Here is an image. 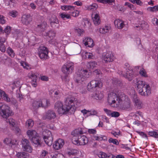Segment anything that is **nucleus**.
<instances>
[{
	"label": "nucleus",
	"instance_id": "28",
	"mask_svg": "<svg viewBox=\"0 0 158 158\" xmlns=\"http://www.w3.org/2000/svg\"><path fill=\"white\" fill-rule=\"evenodd\" d=\"M31 141L34 144L37 146H41L43 143V141L40 140V138L38 135L37 137L32 138Z\"/></svg>",
	"mask_w": 158,
	"mask_h": 158
},
{
	"label": "nucleus",
	"instance_id": "30",
	"mask_svg": "<svg viewBox=\"0 0 158 158\" xmlns=\"http://www.w3.org/2000/svg\"><path fill=\"white\" fill-rule=\"evenodd\" d=\"M91 97L96 100L102 99L103 97V94L101 92H98L91 95Z\"/></svg>",
	"mask_w": 158,
	"mask_h": 158
},
{
	"label": "nucleus",
	"instance_id": "37",
	"mask_svg": "<svg viewBox=\"0 0 158 158\" xmlns=\"http://www.w3.org/2000/svg\"><path fill=\"white\" fill-rule=\"evenodd\" d=\"M138 69H139V74L140 75L143 77H147L148 76L146 70L143 68L138 67Z\"/></svg>",
	"mask_w": 158,
	"mask_h": 158
},
{
	"label": "nucleus",
	"instance_id": "33",
	"mask_svg": "<svg viewBox=\"0 0 158 158\" xmlns=\"http://www.w3.org/2000/svg\"><path fill=\"white\" fill-rule=\"evenodd\" d=\"M98 7V5L96 3H93L90 5H87L85 6V10H96Z\"/></svg>",
	"mask_w": 158,
	"mask_h": 158
},
{
	"label": "nucleus",
	"instance_id": "3",
	"mask_svg": "<svg viewBox=\"0 0 158 158\" xmlns=\"http://www.w3.org/2000/svg\"><path fill=\"white\" fill-rule=\"evenodd\" d=\"M84 132L81 128H78L74 130L72 133L73 135L72 141L73 143L78 145H84L88 142V138L83 135Z\"/></svg>",
	"mask_w": 158,
	"mask_h": 158
},
{
	"label": "nucleus",
	"instance_id": "1",
	"mask_svg": "<svg viewBox=\"0 0 158 158\" xmlns=\"http://www.w3.org/2000/svg\"><path fill=\"white\" fill-rule=\"evenodd\" d=\"M107 101L111 106L119 108L122 110H129L131 107V102L128 97L123 93L119 95V91L116 89L109 94Z\"/></svg>",
	"mask_w": 158,
	"mask_h": 158
},
{
	"label": "nucleus",
	"instance_id": "48",
	"mask_svg": "<svg viewBox=\"0 0 158 158\" xmlns=\"http://www.w3.org/2000/svg\"><path fill=\"white\" fill-rule=\"evenodd\" d=\"M49 92L50 94H52L53 92L54 93V94L56 97L59 96L60 94V91L57 89H55L53 90L52 89L50 90Z\"/></svg>",
	"mask_w": 158,
	"mask_h": 158
},
{
	"label": "nucleus",
	"instance_id": "57",
	"mask_svg": "<svg viewBox=\"0 0 158 158\" xmlns=\"http://www.w3.org/2000/svg\"><path fill=\"white\" fill-rule=\"evenodd\" d=\"M119 115L120 114L119 112L117 111H112L110 116L112 117L117 118L119 116Z\"/></svg>",
	"mask_w": 158,
	"mask_h": 158
},
{
	"label": "nucleus",
	"instance_id": "34",
	"mask_svg": "<svg viewBox=\"0 0 158 158\" xmlns=\"http://www.w3.org/2000/svg\"><path fill=\"white\" fill-rule=\"evenodd\" d=\"M79 151L76 149L73 148H68L67 153L69 155H75L77 154Z\"/></svg>",
	"mask_w": 158,
	"mask_h": 158
},
{
	"label": "nucleus",
	"instance_id": "38",
	"mask_svg": "<svg viewBox=\"0 0 158 158\" xmlns=\"http://www.w3.org/2000/svg\"><path fill=\"white\" fill-rule=\"evenodd\" d=\"M75 32L77 34L78 36H81L84 33V30L78 27H75L74 29Z\"/></svg>",
	"mask_w": 158,
	"mask_h": 158
},
{
	"label": "nucleus",
	"instance_id": "29",
	"mask_svg": "<svg viewBox=\"0 0 158 158\" xmlns=\"http://www.w3.org/2000/svg\"><path fill=\"white\" fill-rule=\"evenodd\" d=\"M135 27L136 28L139 27L140 30H145L148 29V25L147 23L145 21H142L139 24V25H136Z\"/></svg>",
	"mask_w": 158,
	"mask_h": 158
},
{
	"label": "nucleus",
	"instance_id": "43",
	"mask_svg": "<svg viewBox=\"0 0 158 158\" xmlns=\"http://www.w3.org/2000/svg\"><path fill=\"white\" fill-rule=\"evenodd\" d=\"M27 77L31 79V81L33 80L35 81V79L37 78V76L35 73L32 72H30L28 74Z\"/></svg>",
	"mask_w": 158,
	"mask_h": 158
},
{
	"label": "nucleus",
	"instance_id": "64",
	"mask_svg": "<svg viewBox=\"0 0 158 158\" xmlns=\"http://www.w3.org/2000/svg\"><path fill=\"white\" fill-rule=\"evenodd\" d=\"M88 132L89 134H94L96 133V130L95 129H89L88 130Z\"/></svg>",
	"mask_w": 158,
	"mask_h": 158
},
{
	"label": "nucleus",
	"instance_id": "36",
	"mask_svg": "<svg viewBox=\"0 0 158 158\" xmlns=\"http://www.w3.org/2000/svg\"><path fill=\"white\" fill-rule=\"evenodd\" d=\"M61 8L63 10H70L71 11V10L75 9V7L74 6L70 5H64L61 6Z\"/></svg>",
	"mask_w": 158,
	"mask_h": 158
},
{
	"label": "nucleus",
	"instance_id": "4",
	"mask_svg": "<svg viewBox=\"0 0 158 158\" xmlns=\"http://www.w3.org/2000/svg\"><path fill=\"white\" fill-rule=\"evenodd\" d=\"M90 73L86 69H81L75 74L74 78V83L75 85H81L89 77Z\"/></svg>",
	"mask_w": 158,
	"mask_h": 158
},
{
	"label": "nucleus",
	"instance_id": "60",
	"mask_svg": "<svg viewBox=\"0 0 158 158\" xmlns=\"http://www.w3.org/2000/svg\"><path fill=\"white\" fill-rule=\"evenodd\" d=\"M137 132L143 138L148 139V137L147 135L145 134L143 132L139 131H137Z\"/></svg>",
	"mask_w": 158,
	"mask_h": 158
},
{
	"label": "nucleus",
	"instance_id": "22",
	"mask_svg": "<svg viewBox=\"0 0 158 158\" xmlns=\"http://www.w3.org/2000/svg\"><path fill=\"white\" fill-rule=\"evenodd\" d=\"M133 92V94L132 96V98H133V102L134 103L135 105L139 109L142 107L143 104L142 102L139 100L138 99L137 96L135 94L134 91Z\"/></svg>",
	"mask_w": 158,
	"mask_h": 158
},
{
	"label": "nucleus",
	"instance_id": "10",
	"mask_svg": "<svg viewBox=\"0 0 158 158\" xmlns=\"http://www.w3.org/2000/svg\"><path fill=\"white\" fill-rule=\"evenodd\" d=\"M102 86V83L101 80H93L88 83L87 88L89 90L92 91L96 88H101Z\"/></svg>",
	"mask_w": 158,
	"mask_h": 158
},
{
	"label": "nucleus",
	"instance_id": "54",
	"mask_svg": "<svg viewBox=\"0 0 158 158\" xmlns=\"http://www.w3.org/2000/svg\"><path fill=\"white\" fill-rule=\"evenodd\" d=\"M99 158H105L106 156V154L102 152H100L97 154Z\"/></svg>",
	"mask_w": 158,
	"mask_h": 158
},
{
	"label": "nucleus",
	"instance_id": "6",
	"mask_svg": "<svg viewBox=\"0 0 158 158\" xmlns=\"http://www.w3.org/2000/svg\"><path fill=\"white\" fill-rule=\"evenodd\" d=\"M73 68V64L71 62H67L63 65L61 70L65 74L61 76L62 79L63 81L67 82L69 81V77L68 75L72 72Z\"/></svg>",
	"mask_w": 158,
	"mask_h": 158
},
{
	"label": "nucleus",
	"instance_id": "39",
	"mask_svg": "<svg viewBox=\"0 0 158 158\" xmlns=\"http://www.w3.org/2000/svg\"><path fill=\"white\" fill-rule=\"evenodd\" d=\"M60 16L63 20L71 19V17L70 14H69L64 12L61 13L60 15Z\"/></svg>",
	"mask_w": 158,
	"mask_h": 158
},
{
	"label": "nucleus",
	"instance_id": "53",
	"mask_svg": "<svg viewBox=\"0 0 158 158\" xmlns=\"http://www.w3.org/2000/svg\"><path fill=\"white\" fill-rule=\"evenodd\" d=\"M48 154V152L44 150H42L40 152V158H44Z\"/></svg>",
	"mask_w": 158,
	"mask_h": 158
},
{
	"label": "nucleus",
	"instance_id": "35",
	"mask_svg": "<svg viewBox=\"0 0 158 158\" xmlns=\"http://www.w3.org/2000/svg\"><path fill=\"white\" fill-rule=\"evenodd\" d=\"M6 122L9 123L10 126L12 127H15L16 125V121L12 118H9L8 119H6Z\"/></svg>",
	"mask_w": 158,
	"mask_h": 158
},
{
	"label": "nucleus",
	"instance_id": "14",
	"mask_svg": "<svg viewBox=\"0 0 158 158\" xmlns=\"http://www.w3.org/2000/svg\"><path fill=\"white\" fill-rule=\"evenodd\" d=\"M56 116V114L53 110H49L43 114L42 118L44 119L52 120L54 119Z\"/></svg>",
	"mask_w": 158,
	"mask_h": 158
},
{
	"label": "nucleus",
	"instance_id": "49",
	"mask_svg": "<svg viewBox=\"0 0 158 158\" xmlns=\"http://www.w3.org/2000/svg\"><path fill=\"white\" fill-rule=\"evenodd\" d=\"M6 52L11 57H13L15 56V54L11 48L9 47L7 48L6 50Z\"/></svg>",
	"mask_w": 158,
	"mask_h": 158
},
{
	"label": "nucleus",
	"instance_id": "21",
	"mask_svg": "<svg viewBox=\"0 0 158 158\" xmlns=\"http://www.w3.org/2000/svg\"><path fill=\"white\" fill-rule=\"evenodd\" d=\"M49 23L51 27L55 28H58L59 27L58 20L55 16L51 17L49 19Z\"/></svg>",
	"mask_w": 158,
	"mask_h": 158
},
{
	"label": "nucleus",
	"instance_id": "20",
	"mask_svg": "<svg viewBox=\"0 0 158 158\" xmlns=\"http://www.w3.org/2000/svg\"><path fill=\"white\" fill-rule=\"evenodd\" d=\"M83 42L86 47L92 48L94 46L92 39L90 37H86L83 39Z\"/></svg>",
	"mask_w": 158,
	"mask_h": 158
},
{
	"label": "nucleus",
	"instance_id": "15",
	"mask_svg": "<svg viewBox=\"0 0 158 158\" xmlns=\"http://www.w3.org/2000/svg\"><path fill=\"white\" fill-rule=\"evenodd\" d=\"M46 132L47 135L44 136L43 139L46 144L50 146L52 144L53 137L50 131H47Z\"/></svg>",
	"mask_w": 158,
	"mask_h": 158
},
{
	"label": "nucleus",
	"instance_id": "31",
	"mask_svg": "<svg viewBox=\"0 0 158 158\" xmlns=\"http://www.w3.org/2000/svg\"><path fill=\"white\" fill-rule=\"evenodd\" d=\"M111 27L110 26H105L104 27L100 28L99 29V32L100 33L102 34H105L106 33H108Z\"/></svg>",
	"mask_w": 158,
	"mask_h": 158
},
{
	"label": "nucleus",
	"instance_id": "17",
	"mask_svg": "<svg viewBox=\"0 0 158 158\" xmlns=\"http://www.w3.org/2000/svg\"><path fill=\"white\" fill-rule=\"evenodd\" d=\"M118 73L120 76L127 79L129 81L131 80L134 77L133 72L131 70H128L125 74H123V72L120 70H119Z\"/></svg>",
	"mask_w": 158,
	"mask_h": 158
},
{
	"label": "nucleus",
	"instance_id": "16",
	"mask_svg": "<svg viewBox=\"0 0 158 158\" xmlns=\"http://www.w3.org/2000/svg\"><path fill=\"white\" fill-rule=\"evenodd\" d=\"M102 58L105 62H110L113 61L115 59L114 54L111 53H106L103 54Z\"/></svg>",
	"mask_w": 158,
	"mask_h": 158
},
{
	"label": "nucleus",
	"instance_id": "18",
	"mask_svg": "<svg viewBox=\"0 0 158 158\" xmlns=\"http://www.w3.org/2000/svg\"><path fill=\"white\" fill-rule=\"evenodd\" d=\"M64 144V142L63 139H59L56 141L53 145V148L56 150L61 149Z\"/></svg>",
	"mask_w": 158,
	"mask_h": 158
},
{
	"label": "nucleus",
	"instance_id": "55",
	"mask_svg": "<svg viewBox=\"0 0 158 158\" xmlns=\"http://www.w3.org/2000/svg\"><path fill=\"white\" fill-rule=\"evenodd\" d=\"M108 141L110 143H113V144L116 145H118L119 144V142L116 139H113L112 138H110L108 140Z\"/></svg>",
	"mask_w": 158,
	"mask_h": 158
},
{
	"label": "nucleus",
	"instance_id": "2",
	"mask_svg": "<svg viewBox=\"0 0 158 158\" xmlns=\"http://www.w3.org/2000/svg\"><path fill=\"white\" fill-rule=\"evenodd\" d=\"M74 100L75 98L73 97H67L65 100V105H63V103L60 101H58L55 104V108L59 114H66L72 108L74 109Z\"/></svg>",
	"mask_w": 158,
	"mask_h": 158
},
{
	"label": "nucleus",
	"instance_id": "45",
	"mask_svg": "<svg viewBox=\"0 0 158 158\" xmlns=\"http://www.w3.org/2000/svg\"><path fill=\"white\" fill-rule=\"evenodd\" d=\"M148 11L154 12L158 11V6H155L153 7H149L147 8Z\"/></svg>",
	"mask_w": 158,
	"mask_h": 158
},
{
	"label": "nucleus",
	"instance_id": "40",
	"mask_svg": "<svg viewBox=\"0 0 158 158\" xmlns=\"http://www.w3.org/2000/svg\"><path fill=\"white\" fill-rule=\"evenodd\" d=\"M97 63L95 61H91L88 63L87 64V67L89 69H92L96 67Z\"/></svg>",
	"mask_w": 158,
	"mask_h": 158
},
{
	"label": "nucleus",
	"instance_id": "25",
	"mask_svg": "<svg viewBox=\"0 0 158 158\" xmlns=\"http://www.w3.org/2000/svg\"><path fill=\"white\" fill-rule=\"evenodd\" d=\"M70 39L69 37L67 36H64L63 37L60 43H57L60 44V46L57 47L59 48L61 47V45L63 46H65L67 45L69 43Z\"/></svg>",
	"mask_w": 158,
	"mask_h": 158
},
{
	"label": "nucleus",
	"instance_id": "27",
	"mask_svg": "<svg viewBox=\"0 0 158 158\" xmlns=\"http://www.w3.org/2000/svg\"><path fill=\"white\" fill-rule=\"evenodd\" d=\"M81 55L82 58L84 59H91L94 56V55L92 53L88 52L85 51H81Z\"/></svg>",
	"mask_w": 158,
	"mask_h": 158
},
{
	"label": "nucleus",
	"instance_id": "8",
	"mask_svg": "<svg viewBox=\"0 0 158 158\" xmlns=\"http://www.w3.org/2000/svg\"><path fill=\"white\" fill-rule=\"evenodd\" d=\"M12 114V111L9 106L3 104L0 106V115L2 118L7 119Z\"/></svg>",
	"mask_w": 158,
	"mask_h": 158
},
{
	"label": "nucleus",
	"instance_id": "44",
	"mask_svg": "<svg viewBox=\"0 0 158 158\" xmlns=\"http://www.w3.org/2000/svg\"><path fill=\"white\" fill-rule=\"evenodd\" d=\"M73 11H71L70 13L71 16H72L74 17H78L79 15L80 11L77 10H73Z\"/></svg>",
	"mask_w": 158,
	"mask_h": 158
},
{
	"label": "nucleus",
	"instance_id": "59",
	"mask_svg": "<svg viewBox=\"0 0 158 158\" xmlns=\"http://www.w3.org/2000/svg\"><path fill=\"white\" fill-rule=\"evenodd\" d=\"M6 22L5 18L3 15H0V23L3 24H5Z\"/></svg>",
	"mask_w": 158,
	"mask_h": 158
},
{
	"label": "nucleus",
	"instance_id": "42",
	"mask_svg": "<svg viewBox=\"0 0 158 158\" xmlns=\"http://www.w3.org/2000/svg\"><path fill=\"white\" fill-rule=\"evenodd\" d=\"M34 122L31 119H29L27 120L26 122L25 126L28 128H31L33 126Z\"/></svg>",
	"mask_w": 158,
	"mask_h": 158
},
{
	"label": "nucleus",
	"instance_id": "46",
	"mask_svg": "<svg viewBox=\"0 0 158 158\" xmlns=\"http://www.w3.org/2000/svg\"><path fill=\"white\" fill-rule=\"evenodd\" d=\"M16 156L18 158H24L27 156V153L25 152H18L16 154Z\"/></svg>",
	"mask_w": 158,
	"mask_h": 158
},
{
	"label": "nucleus",
	"instance_id": "62",
	"mask_svg": "<svg viewBox=\"0 0 158 158\" xmlns=\"http://www.w3.org/2000/svg\"><path fill=\"white\" fill-rule=\"evenodd\" d=\"M104 111H105V112L106 113V114L108 116H110L111 113L112 112V111L110 110H108L106 108L104 109Z\"/></svg>",
	"mask_w": 158,
	"mask_h": 158
},
{
	"label": "nucleus",
	"instance_id": "13",
	"mask_svg": "<svg viewBox=\"0 0 158 158\" xmlns=\"http://www.w3.org/2000/svg\"><path fill=\"white\" fill-rule=\"evenodd\" d=\"M3 142L5 144L12 147L17 145L18 143L17 140L13 139L11 137L5 138L3 140Z\"/></svg>",
	"mask_w": 158,
	"mask_h": 158
},
{
	"label": "nucleus",
	"instance_id": "23",
	"mask_svg": "<svg viewBox=\"0 0 158 158\" xmlns=\"http://www.w3.org/2000/svg\"><path fill=\"white\" fill-rule=\"evenodd\" d=\"M31 20V18L29 14H24L22 16V21L23 24L26 25L29 24Z\"/></svg>",
	"mask_w": 158,
	"mask_h": 158
},
{
	"label": "nucleus",
	"instance_id": "19",
	"mask_svg": "<svg viewBox=\"0 0 158 158\" xmlns=\"http://www.w3.org/2000/svg\"><path fill=\"white\" fill-rule=\"evenodd\" d=\"M92 17L93 22L96 25H98L101 23L100 15L98 12L96 11L92 13Z\"/></svg>",
	"mask_w": 158,
	"mask_h": 158
},
{
	"label": "nucleus",
	"instance_id": "7",
	"mask_svg": "<svg viewBox=\"0 0 158 158\" xmlns=\"http://www.w3.org/2000/svg\"><path fill=\"white\" fill-rule=\"evenodd\" d=\"M50 105L49 100L45 98H40L35 100L32 105L35 108L42 107L44 108H47Z\"/></svg>",
	"mask_w": 158,
	"mask_h": 158
},
{
	"label": "nucleus",
	"instance_id": "24",
	"mask_svg": "<svg viewBox=\"0 0 158 158\" xmlns=\"http://www.w3.org/2000/svg\"><path fill=\"white\" fill-rule=\"evenodd\" d=\"M115 27L118 29H121L125 26V22L120 19H116L114 22Z\"/></svg>",
	"mask_w": 158,
	"mask_h": 158
},
{
	"label": "nucleus",
	"instance_id": "61",
	"mask_svg": "<svg viewBox=\"0 0 158 158\" xmlns=\"http://www.w3.org/2000/svg\"><path fill=\"white\" fill-rule=\"evenodd\" d=\"M11 27L9 26L6 27L4 29V31L5 33L8 35L10 32Z\"/></svg>",
	"mask_w": 158,
	"mask_h": 158
},
{
	"label": "nucleus",
	"instance_id": "58",
	"mask_svg": "<svg viewBox=\"0 0 158 158\" xmlns=\"http://www.w3.org/2000/svg\"><path fill=\"white\" fill-rule=\"evenodd\" d=\"M90 116L91 115H97L98 112L94 109H91L89 110Z\"/></svg>",
	"mask_w": 158,
	"mask_h": 158
},
{
	"label": "nucleus",
	"instance_id": "52",
	"mask_svg": "<svg viewBox=\"0 0 158 158\" xmlns=\"http://www.w3.org/2000/svg\"><path fill=\"white\" fill-rule=\"evenodd\" d=\"M9 15L10 16L14 18L16 17L18 15V12L15 10L10 11L9 13Z\"/></svg>",
	"mask_w": 158,
	"mask_h": 158
},
{
	"label": "nucleus",
	"instance_id": "47",
	"mask_svg": "<svg viewBox=\"0 0 158 158\" xmlns=\"http://www.w3.org/2000/svg\"><path fill=\"white\" fill-rule=\"evenodd\" d=\"M47 26V24L45 22H44L41 25H38V28L40 31H43Z\"/></svg>",
	"mask_w": 158,
	"mask_h": 158
},
{
	"label": "nucleus",
	"instance_id": "12",
	"mask_svg": "<svg viewBox=\"0 0 158 158\" xmlns=\"http://www.w3.org/2000/svg\"><path fill=\"white\" fill-rule=\"evenodd\" d=\"M22 148L24 151L29 153L32 152L33 149L27 139H23L22 141Z\"/></svg>",
	"mask_w": 158,
	"mask_h": 158
},
{
	"label": "nucleus",
	"instance_id": "41",
	"mask_svg": "<svg viewBox=\"0 0 158 158\" xmlns=\"http://www.w3.org/2000/svg\"><path fill=\"white\" fill-rule=\"evenodd\" d=\"M20 64L24 68L28 70L31 69V66L24 61H21L20 62Z\"/></svg>",
	"mask_w": 158,
	"mask_h": 158
},
{
	"label": "nucleus",
	"instance_id": "5",
	"mask_svg": "<svg viewBox=\"0 0 158 158\" xmlns=\"http://www.w3.org/2000/svg\"><path fill=\"white\" fill-rule=\"evenodd\" d=\"M138 92L141 95L146 96L151 94V89L149 85L145 81H138L136 84Z\"/></svg>",
	"mask_w": 158,
	"mask_h": 158
},
{
	"label": "nucleus",
	"instance_id": "11",
	"mask_svg": "<svg viewBox=\"0 0 158 158\" xmlns=\"http://www.w3.org/2000/svg\"><path fill=\"white\" fill-rule=\"evenodd\" d=\"M38 54L39 57L42 60L49 58L48 55V50L45 47L43 46L40 47L38 49Z\"/></svg>",
	"mask_w": 158,
	"mask_h": 158
},
{
	"label": "nucleus",
	"instance_id": "26",
	"mask_svg": "<svg viewBox=\"0 0 158 158\" xmlns=\"http://www.w3.org/2000/svg\"><path fill=\"white\" fill-rule=\"evenodd\" d=\"M27 134L31 140L32 138L37 137L38 135L35 130L31 129L28 130L27 132Z\"/></svg>",
	"mask_w": 158,
	"mask_h": 158
},
{
	"label": "nucleus",
	"instance_id": "63",
	"mask_svg": "<svg viewBox=\"0 0 158 158\" xmlns=\"http://www.w3.org/2000/svg\"><path fill=\"white\" fill-rule=\"evenodd\" d=\"M152 22L154 25L158 26V19L157 18H153L152 19Z\"/></svg>",
	"mask_w": 158,
	"mask_h": 158
},
{
	"label": "nucleus",
	"instance_id": "9",
	"mask_svg": "<svg viewBox=\"0 0 158 158\" xmlns=\"http://www.w3.org/2000/svg\"><path fill=\"white\" fill-rule=\"evenodd\" d=\"M56 33L53 31H51L48 33L44 32L43 35L44 36H48L47 39L49 43L52 44L56 47L60 46V44L57 43L56 40L54 38L55 36Z\"/></svg>",
	"mask_w": 158,
	"mask_h": 158
},
{
	"label": "nucleus",
	"instance_id": "56",
	"mask_svg": "<svg viewBox=\"0 0 158 158\" xmlns=\"http://www.w3.org/2000/svg\"><path fill=\"white\" fill-rule=\"evenodd\" d=\"M97 1L99 2L103 3H107L113 2L114 0H97Z\"/></svg>",
	"mask_w": 158,
	"mask_h": 158
},
{
	"label": "nucleus",
	"instance_id": "50",
	"mask_svg": "<svg viewBox=\"0 0 158 158\" xmlns=\"http://www.w3.org/2000/svg\"><path fill=\"white\" fill-rule=\"evenodd\" d=\"M81 112L85 117H87L90 116L89 110H87L85 109L81 110Z\"/></svg>",
	"mask_w": 158,
	"mask_h": 158
},
{
	"label": "nucleus",
	"instance_id": "32",
	"mask_svg": "<svg viewBox=\"0 0 158 158\" xmlns=\"http://www.w3.org/2000/svg\"><path fill=\"white\" fill-rule=\"evenodd\" d=\"M0 94L1 97L5 101L7 102H10V99L8 97V95L3 90L0 89Z\"/></svg>",
	"mask_w": 158,
	"mask_h": 158
},
{
	"label": "nucleus",
	"instance_id": "51",
	"mask_svg": "<svg viewBox=\"0 0 158 158\" xmlns=\"http://www.w3.org/2000/svg\"><path fill=\"white\" fill-rule=\"evenodd\" d=\"M148 135L154 137L156 138H158V132L154 131H149L148 133Z\"/></svg>",
	"mask_w": 158,
	"mask_h": 158
}]
</instances>
